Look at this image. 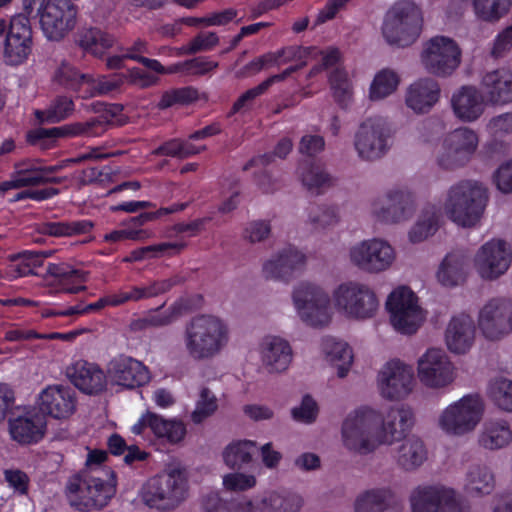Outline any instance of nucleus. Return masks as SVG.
Listing matches in <instances>:
<instances>
[{
	"label": "nucleus",
	"mask_w": 512,
	"mask_h": 512,
	"mask_svg": "<svg viewBox=\"0 0 512 512\" xmlns=\"http://www.w3.org/2000/svg\"><path fill=\"white\" fill-rule=\"evenodd\" d=\"M297 317L307 326L323 328L333 319L335 310L355 320L374 317L379 310L375 292L365 283L345 281L337 285L331 296L323 284L302 281L292 291Z\"/></svg>",
	"instance_id": "1"
},
{
	"label": "nucleus",
	"mask_w": 512,
	"mask_h": 512,
	"mask_svg": "<svg viewBox=\"0 0 512 512\" xmlns=\"http://www.w3.org/2000/svg\"><path fill=\"white\" fill-rule=\"evenodd\" d=\"M413 425V413L404 405L378 409L364 405L351 411L341 428L343 446L366 454L402 440Z\"/></svg>",
	"instance_id": "2"
},
{
	"label": "nucleus",
	"mask_w": 512,
	"mask_h": 512,
	"mask_svg": "<svg viewBox=\"0 0 512 512\" xmlns=\"http://www.w3.org/2000/svg\"><path fill=\"white\" fill-rule=\"evenodd\" d=\"M229 324L222 317L201 313L185 324L182 343L186 354L198 361L210 360L221 354L230 342Z\"/></svg>",
	"instance_id": "3"
},
{
	"label": "nucleus",
	"mask_w": 512,
	"mask_h": 512,
	"mask_svg": "<svg viewBox=\"0 0 512 512\" xmlns=\"http://www.w3.org/2000/svg\"><path fill=\"white\" fill-rule=\"evenodd\" d=\"M189 493L188 477L179 465H169L149 478L139 491L140 501L151 509L170 511L178 507Z\"/></svg>",
	"instance_id": "4"
},
{
	"label": "nucleus",
	"mask_w": 512,
	"mask_h": 512,
	"mask_svg": "<svg viewBox=\"0 0 512 512\" xmlns=\"http://www.w3.org/2000/svg\"><path fill=\"white\" fill-rule=\"evenodd\" d=\"M486 200L485 187L477 181L466 180L450 186L437 208L441 216L445 215L456 225L471 227L479 221Z\"/></svg>",
	"instance_id": "5"
},
{
	"label": "nucleus",
	"mask_w": 512,
	"mask_h": 512,
	"mask_svg": "<svg viewBox=\"0 0 512 512\" xmlns=\"http://www.w3.org/2000/svg\"><path fill=\"white\" fill-rule=\"evenodd\" d=\"M423 28L420 7L409 0L396 2L386 12L382 24V35L387 43L397 47L413 44Z\"/></svg>",
	"instance_id": "6"
},
{
	"label": "nucleus",
	"mask_w": 512,
	"mask_h": 512,
	"mask_svg": "<svg viewBox=\"0 0 512 512\" xmlns=\"http://www.w3.org/2000/svg\"><path fill=\"white\" fill-rule=\"evenodd\" d=\"M116 477L113 471L107 472V479L94 476L71 477L66 485L69 504L82 512L100 509L108 504L116 493Z\"/></svg>",
	"instance_id": "7"
},
{
	"label": "nucleus",
	"mask_w": 512,
	"mask_h": 512,
	"mask_svg": "<svg viewBox=\"0 0 512 512\" xmlns=\"http://www.w3.org/2000/svg\"><path fill=\"white\" fill-rule=\"evenodd\" d=\"M483 412L484 405L479 396L465 395L441 411L437 426L448 436H463L475 430Z\"/></svg>",
	"instance_id": "8"
},
{
	"label": "nucleus",
	"mask_w": 512,
	"mask_h": 512,
	"mask_svg": "<svg viewBox=\"0 0 512 512\" xmlns=\"http://www.w3.org/2000/svg\"><path fill=\"white\" fill-rule=\"evenodd\" d=\"M348 260L351 265L361 271L379 274L394 266L397 253L390 242L373 237L352 245L348 251Z\"/></svg>",
	"instance_id": "9"
},
{
	"label": "nucleus",
	"mask_w": 512,
	"mask_h": 512,
	"mask_svg": "<svg viewBox=\"0 0 512 512\" xmlns=\"http://www.w3.org/2000/svg\"><path fill=\"white\" fill-rule=\"evenodd\" d=\"M386 309L392 327L401 334L415 333L426 318L418 297L406 286H399L388 295Z\"/></svg>",
	"instance_id": "10"
},
{
	"label": "nucleus",
	"mask_w": 512,
	"mask_h": 512,
	"mask_svg": "<svg viewBox=\"0 0 512 512\" xmlns=\"http://www.w3.org/2000/svg\"><path fill=\"white\" fill-rule=\"evenodd\" d=\"M2 37L4 61L12 66L26 62L33 47L32 28L28 16L16 14L9 22L0 18V38Z\"/></svg>",
	"instance_id": "11"
},
{
	"label": "nucleus",
	"mask_w": 512,
	"mask_h": 512,
	"mask_svg": "<svg viewBox=\"0 0 512 512\" xmlns=\"http://www.w3.org/2000/svg\"><path fill=\"white\" fill-rule=\"evenodd\" d=\"M420 63L424 70L434 76H450L461 63V49L450 37L434 36L423 43Z\"/></svg>",
	"instance_id": "12"
},
{
	"label": "nucleus",
	"mask_w": 512,
	"mask_h": 512,
	"mask_svg": "<svg viewBox=\"0 0 512 512\" xmlns=\"http://www.w3.org/2000/svg\"><path fill=\"white\" fill-rule=\"evenodd\" d=\"M512 263V247L501 238L484 242L472 258V267L483 281H495L505 275Z\"/></svg>",
	"instance_id": "13"
},
{
	"label": "nucleus",
	"mask_w": 512,
	"mask_h": 512,
	"mask_svg": "<svg viewBox=\"0 0 512 512\" xmlns=\"http://www.w3.org/2000/svg\"><path fill=\"white\" fill-rule=\"evenodd\" d=\"M479 146L478 133L468 127H459L447 133L437 150V163L445 169L467 164Z\"/></svg>",
	"instance_id": "14"
},
{
	"label": "nucleus",
	"mask_w": 512,
	"mask_h": 512,
	"mask_svg": "<svg viewBox=\"0 0 512 512\" xmlns=\"http://www.w3.org/2000/svg\"><path fill=\"white\" fill-rule=\"evenodd\" d=\"M77 7L70 0H45L38 9L43 35L50 41H61L76 26Z\"/></svg>",
	"instance_id": "15"
},
{
	"label": "nucleus",
	"mask_w": 512,
	"mask_h": 512,
	"mask_svg": "<svg viewBox=\"0 0 512 512\" xmlns=\"http://www.w3.org/2000/svg\"><path fill=\"white\" fill-rule=\"evenodd\" d=\"M376 389L388 401L405 399L413 390L414 372L408 364L398 359L385 362L376 375Z\"/></svg>",
	"instance_id": "16"
},
{
	"label": "nucleus",
	"mask_w": 512,
	"mask_h": 512,
	"mask_svg": "<svg viewBox=\"0 0 512 512\" xmlns=\"http://www.w3.org/2000/svg\"><path fill=\"white\" fill-rule=\"evenodd\" d=\"M417 377L427 388L443 389L456 379V367L441 348L427 349L417 360Z\"/></svg>",
	"instance_id": "17"
},
{
	"label": "nucleus",
	"mask_w": 512,
	"mask_h": 512,
	"mask_svg": "<svg viewBox=\"0 0 512 512\" xmlns=\"http://www.w3.org/2000/svg\"><path fill=\"white\" fill-rule=\"evenodd\" d=\"M477 325L488 340L512 334V303L502 298L489 300L479 310Z\"/></svg>",
	"instance_id": "18"
},
{
	"label": "nucleus",
	"mask_w": 512,
	"mask_h": 512,
	"mask_svg": "<svg viewBox=\"0 0 512 512\" xmlns=\"http://www.w3.org/2000/svg\"><path fill=\"white\" fill-rule=\"evenodd\" d=\"M257 353L261 367L272 375L288 371L294 357L289 341L275 334H267L260 339Z\"/></svg>",
	"instance_id": "19"
},
{
	"label": "nucleus",
	"mask_w": 512,
	"mask_h": 512,
	"mask_svg": "<svg viewBox=\"0 0 512 512\" xmlns=\"http://www.w3.org/2000/svg\"><path fill=\"white\" fill-rule=\"evenodd\" d=\"M410 501L413 512H457L459 505L455 490L442 485L420 486Z\"/></svg>",
	"instance_id": "20"
},
{
	"label": "nucleus",
	"mask_w": 512,
	"mask_h": 512,
	"mask_svg": "<svg viewBox=\"0 0 512 512\" xmlns=\"http://www.w3.org/2000/svg\"><path fill=\"white\" fill-rule=\"evenodd\" d=\"M415 195L406 187L391 189L374 204V213L384 221L397 223L409 219L414 210Z\"/></svg>",
	"instance_id": "21"
},
{
	"label": "nucleus",
	"mask_w": 512,
	"mask_h": 512,
	"mask_svg": "<svg viewBox=\"0 0 512 512\" xmlns=\"http://www.w3.org/2000/svg\"><path fill=\"white\" fill-rule=\"evenodd\" d=\"M37 404L43 414L57 420H66L76 412L77 397L70 387L54 384L39 393Z\"/></svg>",
	"instance_id": "22"
},
{
	"label": "nucleus",
	"mask_w": 512,
	"mask_h": 512,
	"mask_svg": "<svg viewBox=\"0 0 512 512\" xmlns=\"http://www.w3.org/2000/svg\"><path fill=\"white\" fill-rule=\"evenodd\" d=\"M131 432L141 436L143 439H149L150 435H153L156 438L177 443L184 438L186 428L183 422L179 420H168L158 414L147 411L131 427Z\"/></svg>",
	"instance_id": "23"
},
{
	"label": "nucleus",
	"mask_w": 512,
	"mask_h": 512,
	"mask_svg": "<svg viewBox=\"0 0 512 512\" xmlns=\"http://www.w3.org/2000/svg\"><path fill=\"white\" fill-rule=\"evenodd\" d=\"M354 146L362 159L374 160L381 157L388 149V138L382 122L376 118L364 120L355 134Z\"/></svg>",
	"instance_id": "24"
},
{
	"label": "nucleus",
	"mask_w": 512,
	"mask_h": 512,
	"mask_svg": "<svg viewBox=\"0 0 512 512\" xmlns=\"http://www.w3.org/2000/svg\"><path fill=\"white\" fill-rule=\"evenodd\" d=\"M441 97L438 82L430 77H422L411 82L404 92V103L415 115L428 114Z\"/></svg>",
	"instance_id": "25"
},
{
	"label": "nucleus",
	"mask_w": 512,
	"mask_h": 512,
	"mask_svg": "<svg viewBox=\"0 0 512 512\" xmlns=\"http://www.w3.org/2000/svg\"><path fill=\"white\" fill-rule=\"evenodd\" d=\"M476 339V328L472 317L459 313L450 318L444 332L446 348L455 355L470 351Z\"/></svg>",
	"instance_id": "26"
},
{
	"label": "nucleus",
	"mask_w": 512,
	"mask_h": 512,
	"mask_svg": "<svg viewBox=\"0 0 512 512\" xmlns=\"http://www.w3.org/2000/svg\"><path fill=\"white\" fill-rule=\"evenodd\" d=\"M107 377L114 385L132 389L147 384L150 373L140 361L130 357H119L109 363Z\"/></svg>",
	"instance_id": "27"
},
{
	"label": "nucleus",
	"mask_w": 512,
	"mask_h": 512,
	"mask_svg": "<svg viewBox=\"0 0 512 512\" xmlns=\"http://www.w3.org/2000/svg\"><path fill=\"white\" fill-rule=\"evenodd\" d=\"M486 97L474 86H462L451 96L450 104L454 116L461 122L477 121L486 108Z\"/></svg>",
	"instance_id": "28"
},
{
	"label": "nucleus",
	"mask_w": 512,
	"mask_h": 512,
	"mask_svg": "<svg viewBox=\"0 0 512 512\" xmlns=\"http://www.w3.org/2000/svg\"><path fill=\"white\" fill-rule=\"evenodd\" d=\"M66 375L76 388L86 394L99 393L106 385V376L99 366L85 360H77L68 366Z\"/></svg>",
	"instance_id": "29"
},
{
	"label": "nucleus",
	"mask_w": 512,
	"mask_h": 512,
	"mask_svg": "<svg viewBox=\"0 0 512 512\" xmlns=\"http://www.w3.org/2000/svg\"><path fill=\"white\" fill-rule=\"evenodd\" d=\"M46 430L43 415L29 410L9 422V431L13 440L21 444H32L40 441Z\"/></svg>",
	"instance_id": "30"
},
{
	"label": "nucleus",
	"mask_w": 512,
	"mask_h": 512,
	"mask_svg": "<svg viewBox=\"0 0 512 512\" xmlns=\"http://www.w3.org/2000/svg\"><path fill=\"white\" fill-rule=\"evenodd\" d=\"M320 351L325 363L335 369L339 378L348 375L354 362V354L347 342L325 337L321 340Z\"/></svg>",
	"instance_id": "31"
},
{
	"label": "nucleus",
	"mask_w": 512,
	"mask_h": 512,
	"mask_svg": "<svg viewBox=\"0 0 512 512\" xmlns=\"http://www.w3.org/2000/svg\"><path fill=\"white\" fill-rule=\"evenodd\" d=\"M58 169L59 166L56 165L42 167L24 163L19 164L11 179L0 183V192L56 181L53 173L58 171Z\"/></svg>",
	"instance_id": "32"
},
{
	"label": "nucleus",
	"mask_w": 512,
	"mask_h": 512,
	"mask_svg": "<svg viewBox=\"0 0 512 512\" xmlns=\"http://www.w3.org/2000/svg\"><path fill=\"white\" fill-rule=\"evenodd\" d=\"M486 100L493 104L512 102V70L500 68L486 73L481 81Z\"/></svg>",
	"instance_id": "33"
},
{
	"label": "nucleus",
	"mask_w": 512,
	"mask_h": 512,
	"mask_svg": "<svg viewBox=\"0 0 512 512\" xmlns=\"http://www.w3.org/2000/svg\"><path fill=\"white\" fill-rule=\"evenodd\" d=\"M478 445L484 450L497 451L512 443V429L505 419H490L484 422L478 434Z\"/></svg>",
	"instance_id": "34"
},
{
	"label": "nucleus",
	"mask_w": 512,
	"mask_h": 512,
	"mask_svg": "<svg viewBox=\"0 0 512 512\" xmlns=\"http://www.w3.org/2000/svg\"><path fill=\"white\" fill-rule=\"evenodd\" d=\"M467 259L463 252L448 253L441 261L436 272L437 281L445 287H454L462 283L467 275Z\"/></svg>",
	"instance_id": "35"
},
{
	"label": "nucleus",
	"mask_w": 512,
	"mask_h": 512,
	"mask_svg": "<svg viewBox=\"0 0 512 512\" xmlns=\"http://www.w3.org/2000/svg\"><path fill=\"white\" fill-rule=\"evenodd\" d=\"M442 223L441 210L436 205L429 204L422 209L416 221L408 231V240L418 244L432 237Z\"/></svg>",
	"instance_id": "36"
},
{
	"label": "nucleus",
	"mask_w": 512,
	"mask_h": 512,
	"mask_svg": "<svg viewBox=\"0 0 512 512\" xmlns=\"http://www.w3.org/2000/svg\"><path fill=\"white\" fill-rule=\"evenodd\" d=\"M302 500L295 494L284 491L271 490L265 492L255 502L253 512H298Z\"/></svg>",
	"instance_id": "37"
},
{
	"label": "nucleus",
	"mask_w": 512,
	"mask_h": 512,
	"mask_svg": "<svg viewBox=\"0 0 512 512\" xmlns=\"http://www.w3.org/2000/svg\"><path fill=\"white\" fill-rule=\"evenodd\" d=\"M401 77L391 68L378 70L370 82L367 97L371 102H379L395 94L400 86Z\"/></svg>",
	"instance_id": "38"
},
{
	"label": "nucleus",
	"mask_w": 512,
	"mask_h": 512,
	"mask_svg": "<svg viewBox=\"0 0 512 512\" xmlns=\"http://www.w3.org/2000/svg\"><path fill=\"white\" fill-rule=\"evenodd\" d=\"M495 487V476L491 469L482 464L471 466L465 475L464 489L474 496L490 494Z\"/></svg>",
	"instance_id": "39"
},
{
	"label": "nucleus",
	"mask_w": 512,
	"mask_h": 512,
	"mask_svg": "<svg viewBox=\"0 0 512 512\" xmlns=\"http://www.w3.org/2000/svg\"><path fill=\"white\" fill-rule=\"evenodd\" d=\"M256 448V442L252 440H233L223 449L222 460L230 469L241 468L251 463Z\"/></svg>",
	"instance_id": "40"
},
{
	"label": "nucleus",
	"mask_w": 512,
	"mask_h": 512,
	"mask_svg": "<svg viewBox=\"0 0 512 512\" xmlns=\"http://www.w3.org/2000/svg\"><path fill=\"white\" fill-rule=\"evenodd\" d=\"M76 42L85 52L102 57L113 46L114 39L99 29L85 28L77 34Z\"/></svg>",
	"instance_id": "41"
},
{
	"label": "nucleus",
	"mask_w": 512,
	"mask_h": 512,
	"mask_svg": "<svg viewBox=\"0 0 512 512\" xmlns=\"http://www.w3.org/2000/svg\"><path fill=\"white\" fill-rule=\"evenodd\" d=\"M202 303V297H182L178 299L169 309L165 311H154L149 315L148 321L152 325L162 326L167 325L179 317L196 309Z\"/></svg>",
	"instance_id": "42"
},
{
	"label": "nucleus",
	"mask_w": 512,
	"mask_h": 512,
	"mask_svg": "<svg viewBox=\"0 0 512 512\" xmlns=\"http://www.w3.org/2000/svg\"><path fill=\"white\" fill-rule=\"evenodd\" d=\"M398 463L406 469L421 465L427 458V451L423 442L416 437L404 439L396 448L395 455Z\"/></svg>",
	"instance_id": "43"
},
{
	"label": "nucleus",
	"mask_w": 512,
	"mask_h": 512,
	"mask_svg": "<svg viewBox=\"0 0 512 512\" xmlns=\"http://www.w3.org/2000/svg\"><path fill=\"white\" fill-rule=\"evenodd\" d=\"M491 402L501 411L512 413V380L505 377L493 379L487 388Z\"/></svg>",
	"instance_id": "44"
},
{
	"label": "nucleus",
	"mask_w": 512,
	"mask_h": 512,
	"mask_svg": "<svg viewBox=\"0 0 512 512\" xmlns=\"http://www.w3.org/2000/svg\"><path fill=\"white\" fill-rule=\"evenodd\" d=\"M391 492L387 489H373L361 494L355 501L356 512H384L388 507Z\"/></svg>",
	"instance_id": "45"
},
{
	"label": "nucleus",
	"mask_w": 512,
	"mask_h": 512,
	"mask_svg": "<svg viewBox=\"0 0 512 512\" xmlns=\"http://www.w3.org/2000/svg\"><path fill=\"white\" fill-rule=\"evenodd\" d=\"M331 91L336 102L347 107L353 100V84L348 73L343 69H336L329 78Z\"/></svg>",
	"instance_id": "46"
},
{
	"label": "nucleus",
	"mask_w": 512,
	"mask_h": 512,
	"mask_svg": "<svg viewBox=\"0 0 512 512\" xmlns=\"http://www.w3.org/2000/svg\"><path fill=\"white\" fill-rule=\"evenodd\" d=\"M49 271L61 278L63 290L67 293L75 294L86 289L83 283L87 280V274L84 271L71 269L65 265H52Z\"/></svg>",
	"instance_id": "47"
},
{
	"label": "nucleus",
	"mask_w": 512,
	"mask_h": 512,
	"mask_svg": "<svg viewBox=\"0 0 512 512\" xmlns=\"http://www.w3.org/2000/svg\"><path fill=\"white\" fill-rule=\"evenodd\" d=\"M476 16L485 21H497L512 8V0H473Z\"/></svg>",
	"instance_id": "48"
},
{
	"label": "nucleus",
	"mask_w": 512,
	"mask_h": 512,
	"mask_svg": "<svg viewBox=\"0 0 512 512\" xmlns=\"http://www.w3.org/2000/svg\"><path fill=\"white\" fill-rule=\"evenodd\" d=\"M81 85L87 86L83 92V98L93 97L100 94L109 93L118 88L123 82L124 77L120 75H114L112 77H81Z\"/></svg>",
	"instance_id": "49"
},
{
	"label": "nucleus",
	"mask_w": 512,
	"mask_h": 512,
	"mask_svg": "<svg viewBox=\"0 0 512 512\" xmlns=\"http://www.w3.org/2000/svg\"><path fill=\"white\" fill-rule=\"evenodd\" d=\"M50 255L49 252L23 251L19 254L11 255V268L15 271L16 276H25L33 272L40 266L42 260Z\"/></svg>",
	"instance_id": "50"
},
{
	"label": "nucleus",
	"mask_w": 512,
	"mask_h": 512,
	"mask_svg": "<svg viewBox=\"0 0 512 512\" xmlns=\"http://www.w3.org/2000/svg\"><path fill=\"white\" fill-rule=\"evenodd\" d=\"M203 506L206 512H253L255 503L251 500L225 502L218 494L208 495Z\"/></svg>",
	"instance_id": "51"
},
{
	"label": "nucleus",
	"mask_w": 512,
	"mask_h": 512,
	"mask_svg": "<svg viewBox=\"0 0 512 512\" xmlns=\"http://www.w3.org/2000/svg\"><path fill=\"white\" fill-rule=\"evenodd\" d=\"M257 478L253 473L234 471L222 477V486L228 492H245L255 488Z\"/></svg>",
	"instance_id": "52"
},
{
	"label": "nucleus",
	"mask_w": 512,
	"mask_h": 512,
	"mask_svg": "<svg viewBox=\"0 0 512 512\" xmlns=\"http://www.w3.org/2000/svg\"><path fill=\"white\" fill-rule=\"evenodd\" d=\"M217 63L205 58H195L185 62H179L168 67L170 73H182L185 75H204L213 71Z\"/></svg>",
	"instance_id": "53"
},
{
	"label": "nucleus",
	"mask_w": 512,
	"mask_h": 512,
	"mask_svg": "<svg viewBox=\"0 0 512 512\" xmlns=\"http://www.w3.org/2000/svg\"><path fill=\"white\" fill-rule=\"evenodd\" d=\"M217 407L215 395L208 388H202L195 409L191 414L192 421L194 423H201L214 414Z\"/></svg>",
	"instance_id": "54"
},
{
	"label": "nucleus",
	"mask_w": 512,
	"mask_h": 512,
	"mask_svg": "<svg viewBox=\"0 0 512 512\" xmlns=\"http://www.w3.org/2000/svg\"><path fill=\"white\" fill-rule=\"evenodd\" d=\"M302 182L312 193H318L323 188L329 186L331 179L327 173H325L319 167H306L302 173Z\"/></svg>",
	"instance_id": "55"
},
{
	"label": "nucleus",
	"mask_w": 512,
	"mask_h": 512,
	"mask_svg": "<svg viewBox=\"0 0 512 512\" xmlns=\"http://www.w3.org/2000/svg\"><path fill=\"white\" fill-rule=\"evenodd\" d=\"M55 77L59 83L77 90L80 96L83 97V92L87 86L81 85V77H89V75L81 74L70 64L63 63L58 68Z\"/></svg>",
	"instance_id": "56"
},
{
	"label": "nucleus",
	"mask_w": 512,
	"mask_h": 512,
	"mask_svg": "<svg viewBox=\"0 0 512 512\" xmlns=\"http://www.w3.org/2000/svg\"><path fill=\"white\" fill-rule=\"evenodd\" d=\"M487 131L495 140H501L512 134V113L505 112L493 116L487 123Z\"/></svg>",
	"instance_id": "57"
},
{
	"label": "nucleus",
	"mask_w": 512,
	"mask_h": 512,
	"mask_svg": "<svg viewBox=\"0 0 512 512\" xmlns=\"http://www.w3.org/2000/svg\"><path fill=\"white\" fill-rule=\"evenodd\" d=\"M262 272L265 278L273 280H285L290 276L282 251L263 263Z\"/></svg>",
	"instance_id": "58"
},
{
	"label": "nucleus",
	"mask_w": 512,
	"mask_h": 512,
	"mask_svg": "<svg viewBox=\"0 0 512 512\" xmlns=\"http://www.w3.org/2000/svg\"><path fill=\"white\" fill-rule=\"evenodd\" d=\"M4 480L14 493L24 495L28 491L29 477L19 469L11 468L4 471Z\"/></svg>",
	"instance_id": "59"
},
{
	"label": "nucleus",
	"mask_w": 512,
	"mask_h": 512,
	"mask_svg": "<svg viewBox=\"0 0 512 512\" xmlns=\"http://www.w3.org/2000/svg\"><path fill=\"white\" fill-rule=\"evenodd\" d=\"M318 413L317 404L310 396H304L300 405L292 409V416L296 421L311 423Z\"/></svg>",
	"instance_id": "60"
},
{
	"label": "nucleus",
	"mask_w": 512,
	"mask_h": 512,
	"mask_svg": "<svg viewBox=\"0 0 512 512\" xmlns=\"http://www.w3.org/2000/svg\"><path fill=\"white\" fill-rule=\"evenodd\" d=\"M107 306H110V304L106 295L94 303L88 305L79 304L76 306H71L67 309L52 312L51 314L56 316L83 315L99 311Z\"/></svg>",
	"instance_id": "61"
},
{
	"label": "nucleus",
	"mask_w": 512,
	"mask_h": 512,
	"mask_svg": "<svg viewBox=\"0 0 512 512\" xmlns=\"http://www.w3.org/2000/svg\"><path fill=\"white\" fill-rule=\"evenodd\" d=\"M72 111V100L66 97H61L57 99L47 110L46 120L50 122H59L68 117Z\"/></svg>",
	"instance_id": "62"
},
{
	"label": "nucleus",
	"mask_w": 512,
	"mask_h": 512,
	"mask_svg": "<svg viewBox=\"0 0 512 512\" xmlns=\"http://www.w3.org/2000/svg\"><path fill=\"white\" fill-rule=\"evenodd\" d=\"M493 181L502 193H512V161L501 164L495 171Z\"/></svg>",
	"instance_id": "63"
},
{
	"label": "nucleus",
	"mask_w": 512,
	"mask_h": 512,
	"mask_svg": "<svg viewBox=\"0 0 512 512\" xmlns=\"http://www.w3.org/2000/svg\"><path fill=\"white\" fill-rule=\"evenodd\" d=\"M512 50V26L501 31L495 38L491 55L494 58H502Z\"/></svg>",
	"instance_id": "64"
}]
</instances>
